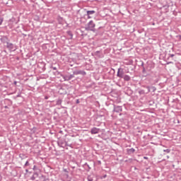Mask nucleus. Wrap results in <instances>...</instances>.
<instances>
[{"label":"nucleus","mask_w":181,"mask_h":181,"mask_svg":"<svg viewBox=\"0 0 181 181\" xmlns=\"http://www.w3.org/2000/svg\"><path fill=\"white\" fill-rule=\"evenodd\" d=\"M36 177L33 175V176L30 177L31 180H35Z\"/></svg>","instance_id":"nucleus-16"},{"label":"nucleus","mask_w":181,"mask_h":181,"mask_svg":"<svg viewBox=\"0 0 181 181\" xmlns=\"http://www.w3.org/2000/svg\"><path fill=\"white\" fill-rule=\"evenodd\" d=\"M94 55L96 56L97 57H103V53L100 52V51H96L94 52Z\"/></svg>","instance_id":"nucleus-7"},{"label":"nucleus","mask_w":181,"mask_h":181,"mask_svg":"<svg viewBox=\"0 0 181 181\" xmlns=\"http://www.w3.org/2000/svg\"><path fill=\"white\" fill-rule=\"evenodd\" d=\"M94 28H95V23H94V21H90L87 23L86 26L85 27V29L86 30H90L92 32H94Z\"/></svg>","instance_id":"nucleus-2"},{"label":"nucleus","mask_w":181,"mask_h":181,"mask_svg":"<svg viewBox=\"0 0 181 181\" xmlns=\"http://www.w3.org/2000/svg\"><path fill=\"white\" fill-rule=\"evenodd\" d=\"M25 172H26V173H28L29 172V170L26 169Z\"/></svg>","instance_id":"nucleus-24"},{"label":"nucleus","mask_w":181,"mask_h":181,"mask_svg":"<svg viewBox=\"0 0 181 181\" xmlns=\"http://www.w3.org/2000/svg\"><path fill=\"white\" fill-rule=\"evenodd\" d=\"M57 104H62V100H59L57 101Z\"/></svg>","instance_id":"nucleus-20"},{"label":"nucleus","mask_w":181,"mask_h":181,"mask_svg":"<svg viewBox=\"0 0 181 181\" xmlns=\"http://www.w3.org/2000/svg\"><path fill=\"white\" fill-rule=\"evenodd\" d=\"M144 159L148 160V157L144 156Z\"/></svg>","instance_id":"nucleus-22"},{"label":"nucleus","mask_w":181,"mask_h":181,"mask_svg":"<svg viewBox=\"0 0 181 181\" xmlns=\"http://www.w3.org/2000/svg\"><path fill=\"white\" fill-rule=\"evenodd\" d=\"M117 76L120 78H123L124 81H129L131 80V76H129V75H124V71H121V68L118 69Z\"/></svg>","instance_id":"nucleus-1"},{"label":"nucleus","mask_w":181,"mask_h":181,"mask_svg":"<svg viewBox=\"0 0 181 181\" xmlns=\"http://www.w3.org/2000/svg\"><path fill=\"white\" fill-rule=\"evenodd\" d=\"M45 100H47L49 98L47 96H45Z\"/></svg>","instance_id":"nucleus-26"},{"label":"nucleus","mask_w":181,"mask_h":181,"mask_svg":"<svg viewBox=\"0 0 181 181\" xmlns=\"http://www.w3.org/2000/svg\"><path fill=\"white\" fill-rule=\"evenodd\" d=\"M2 22H4V18L0 17V25H2Z\"/></svg>","instance_id":"nucleus-13"},{"label":"nucleus","mask_w":181,"mask_h":181,"mask_svg":"<svg viewBox=\"0 0 181 181\" xmlns=\"http://www.w3.org/2000/svg\"><path fill=\"white\" fill-rule=\"evenodd\" d=\"M7 47L11 52H15L16 50V47L12 43L7 42Z\"/></svg>","instance_id":"nucleus-4"},{"label":"nucleus","mask_w":181,"mask_h":181,"mask_svg":"<svg viewBox=\"0 0 181 181\" xmlns=\"http://www.w3.org/2000/svg\"><path fill=\"white\" fill-rule=\"evenodd\" d=\"M144 71H145V69H143V73H144Z\"/></svg>","instance_id":"nucleus-27"},{"label":"nucleus","mask_w":181,"mask_h":181,"mask_svg":"<svg viewBox=\"0 0 181 181\" xmlns=\"http://www.w3.org/2000/svg\"><path fill=\"white\" fill-rule=\"evenodd\" d=\"M95 13V11H87L86 15L87 16H91V15H94Z\"/></svg>","instance_id":"nucleus-8"},{"label":"nucleus","mask_w":181,"mask_h":181,"mask_svg":"<svg viewBox=\"0 0 181 181\" xmlns=\"http://www.w3.org/2000/svg\"><path fill=\"white\" fill-rule=\"evenodd\" d=\"M163 152H166V153H170V149H169V148L165 149V150H163Z\"/></svg>","instance_id":"nucleus-12"},{"label":"nucleus","mask_w":181,"mask_h":181,"mask_svg":"<svg viewBox=\"0 0 181 181\" xmlns=\"http://www.w3.org/2000/svg\"><path fill=\"white\" fill-rule=\"evenodd\" d=\"M128 152L129 153H134V152H135V149L134 148H132L129 149Z\"/></svg>","instance_id":"nucleus-10"},{"label":"nucleus","mask_w":181,"mask_h":181,"mask_svg":"<svg viewBox=\"0 0 181 181\" xmlns=\"http://www.w3.org/2000/svg\"><path fill=\"white\" fill-rule=\"evenodd\" d=\"M88 181H93V178L90 176L88 177Z\"/></svg>","instance_id":"nucleus-17"},{"label":"nucleus","mask_w":181,"mask_h":181,"mask_svg":"<svg viewBox=\"0 0 181 181\" xmlns=\"http://www.w3.org/2000/svg\"><path fill=\"white\" fill-rule=\"evenodd\" d=\"M64 81H69V80H71V78H74V74L71 75H64L62 76Z\"/></svg>","instance_id":"nucleus-3"},{"label":"nucleus","mask_w":181,"mask_h":181,"mask_svg":"<svg viewBox=\"0 0 181 181\" xmlns=\"http://www.w3.org/2000/svg\"><path fill=\"white\" fill-rule=\"evenodd\" d=\"M76 104H80V100L78 99L76 100Z\"/></svg>","instance_id":"nucleus-19"},{"label":"nucleus","mask_w":181,"mask_h":181,"mask_svg":"<svg viewBox=\"0 0 181 181\" xmlns=\"http://www.w3.org/2000/svg\"><path fill=\"white\" fill-rule=\"evenodd\" d=\"M73 73H74V74L77 76L78 74H81V71H74Z\"/></svg>","instance_id":"nucleus-9"},{"label":"nucleus","mask_w":181,"mask_h":181,"mask_svg":"<svg viewBox=\"0 0 181 181\" xmlns=\"http://www.w3.org/2000/svg\"><path fill=\"white\" fill-rule=\"evenodd\" d=\"M16 83H17L16 81H14V84H16Z\"/></svg>","instance_id":"nucleus-28"},{"label":"nucleus","mask_w":181,"mask_h":181,"mask_svg":"<svg viewBox=\"0 0 181 181\" xmlns=\"http://www.w3.org/2000/svg\"><path fill=\"white\" fill-rule=\"evenodd\" d=\"M69 35H70L71 37H73V34L70 33Z\"/></svg>","instance_id":"nucleus-25"},{"label":"nucleus","mask_w":181,"mask_h":181,"mask_svg":"<svg viewBox=\"0 0 181 181\" xmlns=\"http://www.w3.org/2000/svg\"><path fill=\"white\" fill-rule=\"evenodd\" d=\"M170 57H175V54H171L170 55Z\"/></svg>","instance_id":"nucleus-21"},{"label":"nucleus","mask_w":181,"mask_h":181,"mask_svg":"<svg viewBox=\"0 0 181 181\" xmlns=\"http://www.w3.org/2000/svg\"><path fill=\"white\" fill-rule=\"evenodd\" d=\"M98 132H100V129H98L97 127H93L90 129V134H92V135H94L95 134H98Z\"/></svg>","instance_id":"nucleus-6"},{"label":"nucleus","mask_w":181,"mask_h":181,"mask_svg":"<svg viewBox=\"0 0 181 181\" xmlns=\"http://www.w3.org/2000/svg\"><path fill=\"white\" fill-rule=\"evenodd\" d=\"M119 115H122V114L120 113Z\"/></svg>","instance_id":"nucleus-30"},{"label":"nucleus","mask_w":181,"mask_h":181,"mask_svg":"<svg viewBox=\"0 0 181 181\" xmlns=\"http://www.w3.org/2000/svg\"><path fill=\"white\" fill-rule=\"evenodd\" d=\"M33 175L35 176V179H36L37 177H39V173H37V172H35V173H33Z\"/></svg>","instance_id":"nucleus-11"},{"label":"nucleus","mask_w":181,"mask_h":181,"mask_svg":"<svg viewBox=\"0 0 181 181\" xmlns=\"http://www.w3.org/2000/svg\"><path fill=\"white\" fill-rule=\"evenodd\" d=\"M52 70H57V68L56 66H52Z\"/></svg>","instance_id":"nucleus-18"},{"label":"nucleus","mask_w":181,"mask_h":181,"mask_svg":"<svg viewBox=\"0 0 181 181\" xmlns=\"http://www.w3.org/2000/svg\"><path fill=\"white\" fill-rule=\"evenodd\" d=\"M21 155H22V154H20V158H21Z\"/></svg>","instance_id":"nucleus-29"},{"label":"nucleus","mask_w":181,"mask_h":181,"mask_svg":"<svg viewBox=\"0 0 181 181\" xmlns=\"http://www.w3.org/2000/svg\"><path fill=\"white\" fill-rule=\"evenodd\" d=\"M29 165H30V164H29V161H26L25 165H24V168L26 167V166H29Z\"/></svg>","instance_id":"nucleus-14"},{"label":"nucleus","mask_w":181,"mask_h":181,"mask_svg":"<svg viewBox=\"0 0 181 181\" xmlns=\"http://www.w3.org/2000/svg\"><path fill=\"white\" fill-rule=\"evenodd\" d=\"M88 19H91L90 16H88Z\"/></svg>","instance_id":"nucleus-23"},{"label":"nucleus","mask_w":181,"mask_h":181,"mask_svg":"<svg viewBox=\"0 0 181 181\" xmlns=\"http://www.w3.org/2000/svg\"><path fill=\"white\" fill-rule=\"evenodd\" d=\"M81 74H82V76H86V73L84 71H81Z\"/></svg>","instance_id":"nucleus-15"},{"label":"nucleus","mask_w":181,"mask_h":181,"mask_svg":"<svg viewBox=\"0 0 181 181\" xmlns=\"http://www.w3.org/2000/svg\"><path fill=\"white\" fill-rule=\"evenodd\" d=\"M113 111L115 112H122V106H115V105H114Z\"/></svg>","instance_id":"nucleus-5"}]
</instances>
